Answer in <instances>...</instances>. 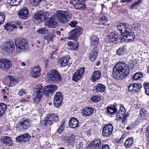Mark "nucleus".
<instances>
[{"mask_svg": "<svg viewBox=\"0 0 149 149\" xmlns=\"http://www.w3.org/2000/svg\"><path fill=\"white\" fill-rule=\"evenodd\" d=\"M56 15H54L49 19H47L45 25L48 27L55 28L57 26L58 21L62 24L67 23L71 19V14L69 12L58 10Z\"/></svg>", "mask_w": 149, "mask_h": 149, "instance_id": "1", "label": "nucleus"}, {"mask_svg": "<svg viewBox=\"0 0 149 149\" xmlns=\"http://www.w3.org/2000/svg\"><path fill=\"white\" fill-rule=\"evenodd\" d=\"M108 42H109L116 43L118 39H120L122 42L127 40L133 41L135 38L134 33L131 31L130 29L121 34L120 36H118L117 33L114 31L110 32L107 36Z\"/></svg>", "mask_w": 149, "mask_h": 149, "instance_id": "2", "label": "nucleus"}, {"mask_svg": "<svg viewBox=\"0 0 149 149\" xmlns=\"http://www.w3.org/2000/svg\"><path fill=\"white\" fill-rule=\"evenodd\" d=\"M127 68V65L124 62L121 61L118 63L113 68L112 75L114 78L118 80L125 78L129 74Z\"/></svg>", "mask_w": 149, "mask_h": 149, "instance_id": "3", "label": "nucleus"}, {"mask_svg": "<svg viewBox=\"0 0 149 149\" xmlns=\"http://www.w3.org/2000/svg\"><path fill=\"white\" fill-rule=\"evenodd\" d=\"M48 81L51 83H58L62 80L61 76L56 69H53L47 73Z\"/></svg>", "mask_w": 149, "mask_h": 149, "instance_id": "4", "label": "nucleus"}, {"mask_svg": "<svg viewBox=\"0 0 149 149\" xmlns=\"http://www.w3.org/2000/svg\"><path fill=\"white\" fill-rule=\"evenodd\" d=\"M82 28L77 26L69 32L68 33V38L70 39L75 40L78 38V37L82 33Z\"/></svg>", "mask_w": 149, "mask_h": 149, "instance_id": "5", "label": "nucleus"}, {"mask_svg": "<svg viewBox=\"0 0 149 149\" xmlns=\"http://www.w3.org/2000/svg\"><path fill=\"white\" fill-rule=\"evenodd\" d=\"M16 47V51L17 53L22 52L28 47L27 44L26 40L24 39L19 40L17 39L15 41Z\"/></svg>", "mask_w": 149, "mask_h": 149, "instance_id": "6", "label": "nucleus"}, {"mask_svg": "<svg viewBox=\"0 0 149 149\" xmlns=\"http://www.w3.org/2000/svg\"><path fill=\"white\" fill-rule=\"evenodd\" d=\"M36 97H34V102H38L42 97L44 93V88L40 85L36 86Z\"/></svg>", "mask_w": 149, "mask_h": 149, "instance_id": "7", "label": "nucleus"}, {"mask_svg": "<svg viewBox=\"0 0 149 149\" xmlns=\"http://www.w3.org/2000/svg\"><path fill=\"white\" fill-rule=\"evenodd\" d=\"M3 49L8 53H13L15 49L14 42L12 41H9L4 42Z\"/></svg>", "mask_w": 149, "mask_h": 149, "instance_id": "8", "label": "nucleus"}, {"mask_svg": "<svg viewBox=\"0 0 149 149\" xmlns=\"http://www.w3.org/2000/svg\"><path fill=\"white\" fill-rule=\"evenodd\" d=\"M63 97V95L61 92L58 91L56 93L54 99V104L55 107H58L61 105Z\"/></svg>", "mask_w": 149, "mask_h": 149, "instance_id": "9", "label": "nucleus"}, {"mask_svg": "<svg viewBox=\"0 0 149 149\" xmlns=\"http://www.w3.org/2000/svg\"><path fill=\"white\" fill-rule=\"evenodd\" d=\"M113 126L110 124H108L104 126L102 129V135L104 136L108 137L112 134Z\"/></svg>", "mask_w": 149, "mask_h": 149, "instance_id": "10", "label": "nucleus"}, {"mask_svg": "<svg viewBox=\"0 0 149 149\" xmlns=\"http://www.w3.org/2000/svg\"><path fill=\"white\" fill-rule=\"evenodd\" d=\"M12 65V63L8 59L5 58L0 59V68L2 70L9 69Z\"/></svg>", "mask_w": 149, "mask_h": 149, "instance_id": "11", "label": "nucleus"}, {"mask_svg": "<svg viewBox=\"0 0 149 149\" xmlns=\"http://www.w3.org/2000/svg\"><path fill=\"white\" fill-rule=\"evenodd\" d=\"M46 18L45 13L42 12H38L37 13L35 14L33 17V20L34 21H37L39 23H41L45 20Z\"/></svg>", "mask_w": 149, "mask_h": 149, "instance_id": "12", "label": "nucleus"}, {"mask_svg": "<svg viewBox=\"0 0 149 149\" xmlns=\"http://www.w3.org/2000/svg\"><path fill=\"white\" fill-rule=\"evenodd\" d=\"M19 17L24 19H26L29 16L28 9L26 7L22 8L18 13Z\"/></svg>", "mask_w": 149, "mask_h": 149, "instance_id": "13", "label": "nucleus"}, {"mask_svg": "<svg viewBox=\"0 0 149 149\" xmlns=\"http://www.w3.org/2000/svg\"><path fill=\"white\" fill-rule=\"evenodd\" d=\"M21 22L19 21L9 23H8L4 25V28L6 30L11 31L17 28L19 26Z\"/></svg>", "mask_w": 149, "mask_h": 149, "instance_id": "14", "label": "nucleus"}, {"mask_svg": "<svg viewBox=\"0 0 149 149\" xmlns=\"http://www.w3.org/2000/svg\"><path fill=\"white\" fill-rule=\"evenodd\" d=\"M70 3L74 5L75 8L78 10H84L85 5L82 1H77L76 0H70Z\"/></svg>", "mask_w": 149, "mask_h": 149, "instance_id": "15", "label": "nucleus"}, {"mask_svg": "<svg viewBox=\"0 0 149 149\" xmlns=\"http://www.w3.org/2000/svg\"><path fill=\"white\" fill-rule=\"evenodd\" d=\"M84 68H82L78 70L77 71L75 72L73 75L72 79L73 81L75 82L77 81L79 79L84 72Z\"/></svg>", "mask_w": 149, "mask_h": 149, "instance_id": "16", "label": "nucleus"}, {"mask_svg": "<svg viewBox=\"0 0 149 149\" xmlns=\"http://www.w3.org/2000/svg\"><path fill=\"white\" fill-rule=\"evenodd\" d=\"M56 89L57 86L56 85H51L47 86L44 88L45 95L47 96L49 94L54 93Z\"/></svg>", "mask_w": 149, "mask_h": 149, "instance_id": "17", "label": "nucleus"}, {"mask_svg": "<svg viewBox=\"0 0 149 149\" xmlns=\"http://www.w3.org/2000/svg\"><path fill=\"white\" fill-rule=\"evenodd\" d=\"M141 87L142 86L140 83H134L130 84L128 88L129 91L134 93L138 91Z\"/></svg>", "mask_w": 149, "mask_h": 149, "instance_id": "18", "label": "nucleus"}, {"mask_svg": "<svg viewBox=\"0 0 149 149\" xmlns=\"http://www.w3.org/2000/svg\"><path fill=\"white\" fill-rule=\"evenodd\" d=\"M117 29L121 33V34H123L124 32L129 30V26L127 25L125 23H119L117 25Z\"/></svg>", "mask_w": 149, "mask_h": 149, "instance_id": "19", "label": "nucleus"}, {"mask_svg": "<svg viewBox=\"0 0 149 149\" xmlns=\"http://www.w3.org/2000/svg\"><path fill=\"white\" fill-rule=\"evenodd\" d=\"M89 39L91 46L93 47H97L98 45L99 38L96 35H93L89 37Z\"/></svg>", "mask_w": 149, "mask_h": 149, "instance_id": "20", "label": "nucleus"}, {"mask_svg": "<svg viewBox=\"0 0 149 149\" xmlns=\"http://www.w3.org/2000/svg\"><path fill=\"white\" fill-rule=\"evenodd\" d=\"M41 69L39 66H36L32 68L31 72L32 76L34 78H37L40 75V71Z\"/></svg>", "mask_w": 149, "mask_h": 149, "instance_id": "21", "label": "nucleus"}, {"mask_svg": "<svg viewBox=\"0 0 149 149\" xmlns=\"http://www.w3.org/2000/svg\"><path fill=\"white\" fill-rule=\"evenodd\" d=\"M30 136L28 133L22 134L21 136L17 137L16 141L18 142H23L24 141H28L30 139Z\"/></svg>", "mask_w": 149, "mask_h": 149, "instance_id": "22", "label": "nucleus"}, {"mask_svg": "<svg viewBox=\"0 0 149 149\" xmlns=\"http://www.w3.org/2000/svg\"><path fill=\"white\" fill-rule=\"evenodd\" d=\"M88 146L92 149H100L101 146V142L99 139L92 141Z\"/></svg>", "mask_w": 149, "mask_h": 149, "instance_id": "23", "label": "nucleus"}, {"mask_svg": "<svg viewBox=\"0 0 149 149\" xmlns=\"http://www.w3.org/2000/svg\"><path fill=\"white\" fill-rule=\"evenodd\" d=\"M98 49L97 47H93L89 54V56L91 61H94L98 54Z\"/></svg>", "mask_w": 149, "mask_h": 149, "instance_id": "24", "label": "nucleus"}, {"mask_svg": "<svg viewBox=\"0 0 149 149\" xmlns=\"http://www.w3.org/2000/svg\"><path fill=\"white\" fill-rule=\"evenodd\" d=\"M74 134H72L70 136L68 135L64 136L62 137V139L63 141L69 144L74 142Z\"/></svg>", "mask_w": 149, "mask_h": 149, "instance_id": "25", "label": "nucleus"}, {"mask_svg": "<svg viewBox=\"0 0 149 149\" xmlns=\"http://www.w3.org/2000/svg\"><path fill=\"white\" fill-rule=\"evenodd\" d=\"M29 122H19L16 125V127L21 130L28 128L30 126Z\"/></svg>", "mask_w": 149, "mask_h": 149, "instance_id": "26", "label": "nucleus"}, {"mask_svg": "<svg viewBox=\"0 0 149 149\" xmlns=\"http://www.w3.org/2000/svg\"><path fill=\"white\" fill-rule=\"evenodd\" d=\"M134 139L133 137L128 138L125 141L124 145L127 148H130L134 144Z\"/></svg>", "mask_w": 149, "mask_h": 149, "instance_id": "27", "label": "nucleus"}, {"mask_svg": "<svg viewBox=\"0 0 149 149\" xmlns=\"http://www.w3.org/2000/svg\"><path fill=\"white\" fill-rule=\"evenodd\" d=\"M1 141L4 144L7 146L11 145L12 141L10 137L8 136H4L1 138Z\"/></svg>", "mask_w": 149, "mask_h": 149, "instance_id": "28", "label": "nucleus"}, {"mask_svg": "<svg viewBox=\"0 0 149 149\" xmlns=\"http://www.w3.org/2000/svg\"><path fill=\"white\" fill-rule=\"evenodd\" d=\"M94 109L92 107H86L82 112V115L85 116L91 115L93 112Z\"/></svg>", "mask_w": 149, "mask_h": 149, "instance_id": "29", "label": "nucleus"}, {"mask_svg": "<svg viewBox=\"0 0 149 149\" xmlns=\"http://www.w3.org/2000/svg\"><path fill=\"white\" fill-rule=\"evenodd\" d=\"M106 87L105 86L102 84L98 83L96 86L94 90L96 92L102 93L105 90Z\"/></svg>", "mask_w": 149, "mask_h": 149, "instance_id": "30", "label": "nucleus"}, {"mask_svg": "<svg viewBox=\"0 0 149 149\" xmlns=\"http://www.w3.org/2000/svg\"><path fill=\"white\" fill-rule=\"evenodd\" d=\"M101 72L99 71H95L92 75L91 80L92 81H95L100 78Z\"/></svg>", "mask_w": 149, "mask_h": 149, "instance_id": "31", "label": "nucleus"}, {"mask_svg": "<svg viewBox=\"0 0 149 149\" xmlns=\"http://www.w3.org/2000/svg\"><path fill=\"white\" fill-rule=\"evenodd\" d=\"M69 61V57H63L58 61L59 63L62 67L65 66Z\"/></svg>", "mask_w": 149, "mask_h": 149, "instance_id": "32", "label": "nucleus"}, {"mask_svg": "<svg viewBox=\"0 0 149 149\" xmlns=\"http://www.w3.org/2000/svg\"><path fill=\"white\" fill-rule=\"evenodd\" d=\"M143 76L142 72L139 71L134 74L132 77V79L133 81H137L141 79Z\"/></svg>", "mask_w": 149, "mask_h": 149, "instance_id": "33", "label": "nucleus"}, {"mask_svg": "<svg viewBox=\"0 0 149 149\" xmlns=\"http://www.w3.org/2000/svg\"><path fill=\"white\" fill-rule=\"evenodd\" d=\"M10 4L8 3L6 6V8H10L11 6H17L21 2V0H10Z\"/></svg>", "mask_w": 149, "mask_h": 149, "instance_id": "34", "label": "nucleus"}, {"mask_svg": "<svg viewBox=\"0 0 149 149\" xmlns=\"http://www.w3.org/2000/svg\"><path fill=\"white\" fill-rule=\"evenodd\" d=\"M107 109V112L109 113H110L111 115H113L115 113H117L118 110L117 108H116V107L115 106L108 107Z\"/></svg>", "mask_w": 149, "mask_h": 149, "instance_id": "35", "label": "nucleus"}, {"mask_svg": "<svg viewBox=\"0 0 149 149\" xmlns=\"http://www.w3.org/2000/svg\"><path fill=\"white\" fill-rule=\"evenodd\" d=\"M7 106L6 104L0 103V117L4 115Z\"/></svg>", "mask_w": 149, "mask_h": 149, "instance_id": "36", "label": "nucleus"}, {"mask_svg": "<svg viewBox=\"0 0 149 149\" xmlns=\"http://www.w3.org/2000/svg\"><path fill=\"white\" fill-rule=\"evenodd\" d=\"M8 77L10 81V86H13L17 84V80L16 79L14 78L12 76H9Z\"/></svg>", "mask_w": 149, "mask_h": 149, "instance_id": "37", "label": "nucleus"}, {"mask_svg": "<svg viewBox=\"0 0 149 149\" xmlns=\"http://www.w3.org/2000/svg\"><path fill=\"white\" fill-rule=\"evenodd\" d=\"M125 46H122L119 48L117 50V54L119 56L123 55L126 50Z\"/></svg>", "mask_w": 149, "mask_h": 149, "instance_id": "38", "label": "nucleus"}, {"mask_svg": "<svg viewBox=\"0 0 149 149\" xmlns=\"http://www.w3.org/2000/svg\"><path fill=\"white\" fill-rule=\"evenodd\" d=\"M108 19L104 15L100 17L99 19V21L100 23L102 25H104L108 22Z\"/></svg>", "mask_w": 149, "mask_h": 149, "instance_id": "39", "label": "nucleus"}, {"mask_svg": "<svg viewBox=\"0 0 149 149\" xmlns=\"http://www.w3.org/2000/svg\"><path fill=\"white\" fill-rule=\"evenodd\" d=\"M142 0H139L137 1L136 2H135L132 5L131 7V9H136L139 6L140 4L142 2Z\"/></svg>", "mask_w": 149, "mask_h": 149, "instance_id": "40", "label": "nucleus"}, {"mask_svg": "<svg viewBox=\"0 0 149 149\" xmlns=\"http://www.w3.org/2000/svg\"><path fill=\"white\" fill-rule=\"evenodd\" d=\"M100 99V97L98 95H94L91 97V101L94 102H99Z\"/></svg>", "mask_w": 149, "mask_h": 149, "instance_id": "41", "label": "nucleus"}, {"mask_svg": "<svg viewBox=\"0 0 149 149\" xmlns=\"http://www.w3.org/2000/svg\"><path fill=\"white\" fill-rule=\"evenodd\" d=\"M125 112V109L124 107V106L122 104H120V109L118 111V113L120 114H122L123 117V115Z\"/></svg>", "mask_w": 149, "mask_h": 149, "instance_id": "42", "label": "nucleus"}, {"mask_svg": "<svg viewBox=\"0 0 149 149\" xmlns=\"http://www.w3.org/2000/svg\"><path fill=\"white\" fill-rule=\"evenodd\" d=\"M79 122H69V125L71 127L75 128L78 125Z\"/></svg>", "mask_w": 149, "mask_h": 149, "instance_id": "43", "label": "nucleus"}, {"mask_svg": "<svg viewBox=\"0 0 149 149\" xmlns=\"http://www.w3.org/2000/svg\"><path fill=\"white\" fill-rule=\"evenodd\" d=\"M147 113V111L144 109L142 108L140 110V115L141 116V118H144L145 116Z\"/></svg>", "mask_w": 149, "mask_h": 149, "instance_id": "44", "label": "nucleus"}, {"mask_svg": "<svg viewBox=\"0 0 149 149\" xmlns=\"http://www.w3.org/2000/svg\"><path fill=\"white\" fill-rule=\"evenodd\" d=\"M64 125L65 123L64 122H63L61 125L59 127L57 130V132L58 134H61V132L63 131Z\"/></svg>", "mask_w": 149, "mask_h": 149, "instance_id": "45", "label": "nucleus"}, {"mask_svg": "<svg viewBox=\"0 0 149 149\" xmlns=\"http://www.w3.org/2000/svg\"><path fill=\"white\" fill-rule=\"evenodd\" d=\"M42 0H32L31 3L33 6H38Z\"/></svg>", "mask_w": 149, "mask_h": 149, "instance_id": "46", "label": "nucleus"}, {"mask_svg": "<svg viewBox=\"0 0 149 149\" xmlns=\"http://www.w3.org/2000/svg\"><path fill=\"white\" fill-rule=\"evenodd\" d=\"M5 17V15L3 13H0V25L4 22Z\"/></svg>", "mask_w": 149, "mask_h": 149, "instance_id": "47", "label": "nucleus"}, {"mask_svg": "<svg viewBox=\"0 0 149 149\" xmlns=\"http://www.w3.org/2000/svg\"><path fill=\"white\" fill-rule=\"evenodd\" d=\"M37 31L41 34H45L46 32V28H40L37 30Z\"/></svg>", "mask_w": 149, "mask_h": 149, "instance_id": "48", "label": "nucleus"}, {"mask_svg": "<svg viewBox=\"0 0 149 149\" xmlns=\"http://www.w3.org/2000/svg\"><path fill=\"white\" fill-rule=\"evenodd\" d=\"M146 136L147 138V141L149 142V125L147 127L145 132Z\"/></svg>", "mask_w": 149, "mask_h": 149, "instance_id": "49", "label": "nucleus"}, {"mask_svg": "<svg viewBox=\"0 0 149 149\" xmlns=\"http://www.w3.org/2000/svg\"><path fill=\"white\" fill-rule=\"evenodd\" d=\"M26 90L25 89H22L20 90L18 93V94L20 96H22L26 94Z\"/></svg>", "mask_w": 149, "mask_h": 149, "instance_id": "50", "label": "nucleus"}, {"mask_svg": "<svg viewBox=\"0 0 149 149\" xmlns=\"http://www.w3.org/2000/svg\"><path fill=\"white\" fill-rule=\"evenodd\" d=\"M77 24V22L74 21H71L70 23L69 24V25L72 27H74L76 24Z\"/></svg>", "mask_w": 149, "mask_h": 149, "instance_id": "51", "label": "nucleus"}, {"mask_svg": "<svg viewBox=\"0 0 149 149\" xmlns=\"http://www.w3.org/2000/svg\"><path fill=\"white\" fill-rule=\"evenodd\" d=\"M10 124L9 123L7 124L6 129L7 131L9 132V134H11L12 130L10 128Z\"/></svg>", "mask_w": 149, "mask_h": 149, "instance_id": "52", "label": "nucleus"}, {"mask_svg": "<svg viewBox=\"0 0 149 149\" xmlns=\"http://www.w3.org/2000/svg\"><path fill=\"white\" fill-rule=\"evenodd\" d=\"M128 67L129 70H132L134 68V64L133 63L131 62L128 64Z\"/></svg>", "mask_w": 149, "mask_h": 149, "instance_id": "53", "label": "nucleus"}, {"mask_svg": "<svg viewBox=\"0 0 149 149\" xmlns=\"http://www.w3.org/2000/svg\"><path fill=\"white\" fill-rule=\"evenodd\" d=\"M134 26L135 29L138 30L141 27V24L139 23H137L135 24Z\"/></svg>", "mask_w": 149, "mask_h": 149, "instance_id": "54", "label": "nucleus"}, {"mask_svg": "<svg viewBox=\"0 0 149 149\" xmlns=\"http://www.w3.org/2000/svg\"><path fill=\"white\" fill-rule=\"evenodd\" d=\"M101 149H110V148L108 145L104 144L102 146Z\"/></svg>", "mask_w": 149, "mask_h": 149, "instance_id": "55", "label": "nucleus"}, {"mask_svg": "<svg viewBox=\"0 0 149 149\" xmlns=\"http://www.w3.org/2000/svg\"><path fill=\"white\" fill-rule=\"evenodd\" d=\"M144 87L145 90L149 89V83H144Z\"/></svg>", "mask_w": 149, "mask_h": 149, "instance_id": "56", "label": "nucleus"}, {"mask_svg": "<svg viewBox=\"0 0 149 149\" xmlns=\"http://www.w3.org/2000/svg\"><path fill=\"white\" fill-rule=\"evenodd\" d=\"M119 113H118V114H117L116 117V120H121L122 118V117L123 118V116L122 114H121V115L120 116L119 115Z\"/></svg>", "mask_w": 149, "mask_h": 149, "instance_id": "57", "label": "nucleus"}, {"mask_svg": "<svg viewBox=\"0 0 149 149\" xmlns=\"http://www.w3.org/2000/svg\"><path fill=\"white\" fill-rule=\"evenodd\" d=\"M47 122H40V124L42 127H45L47 125Z\"/></svg>", "mask_w": 149, "mask_h": 149, "instance_id": "58", "label": "nucleus"}, {"mask_svg": "<svg viewBox=\"0 0 149 149\" xmlns=\"http://www.w3.org/2000/svg\"><path fill=\"white\" fill-rule=\"evenodd\" d=\"M53 121H56L58 120L57 116H53L52 117Z\"/></svg>", "mask_w": 149, "mask_h": 149, "instance_id": "59", "label": "nucleus"}, {"mask_svg": "<svg viewBox=\"0 0 149 149\" xmlns=\"http://www.w3.org/2000/svg\"><path fill=\"white\" fill-rule=\"evenodd\" d=\"M29 100L26 98H22L19 100L20 102H27Z\"/></svg>", "mask_w": 149, "mask_h": 149, "instance_id": "60", "label": "nucleus"}, {"mask_svg": "<svg viewBox=\"0 0 149 149\" xmlns=\"http://www.w3.org/2000/svg\"><path fill=\"white\" fill-rule=\"evenodd\" d=\"M78 121V120L75 117H72L69 120V121Z\"/></svg>", "mask_w": 149, "mask_h": 149, "instance_id": "61", "label": "nucleus"}, {"mask_svg": "<svg viewBox=\"0 0 149 149\" xmlns=\"http://www.w3.org/2000/svg\"><path fill=\"white\" fill-rule=\"evenodd\" d=\"M129 116V115L127 114H126L125 116H123V118L122 121H124L125 120H126V118Z\"/></svg>", "mask_w": 149, "mask_h": 149, "instance_id": "62", "label": "nucleus"}, {"mask_svg": "<svg viewBox=\"0 0 149 149\" xmlns=\"http://www.w3.org/2000/svg\"><path fill=\"white\" fill-rule=\"evenodd\" d=\"M132 1V0H121V2L123 3H128Z\"/></svg>", "mask_w": 149, "mask_h": 149, "instance_id": "63", "label": "nucleus"}, {"mask_svg": "<svg viewBox=\"0 0 149 149\" xmlns=\"http://www.w3.org/2000/svg\"><path fill=\"white\" fill-rule=\"evenodd\" d=\"M146 94L148 96H149V89L145 90Z\"/></svg>", "mask_w": 149, "mask_h": 149, "instance_id": "64", "label": "nucleus"}]
</instances>
